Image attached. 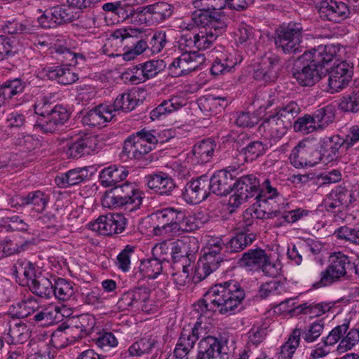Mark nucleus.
<instances>
[{"mask_svg":"<svg viewBox=\"0 0 359 359\" xmlns=\"http://www.w3.org/2000/svg\"><path fill=\"white\" fill-rule=\"evenodd\" d=\"M198 339L196 359H229L228 339L208 334L206 328L200 322H196L191 328L182 329L174 350V356L184 358Z\"/></svg>","mask_w":359,"mask_h":359,"instance_id":"1","label":"nucleus"},{"mask_svg":"<svg viewBox=\"0 0 359 359\" xmlns=\"http://www.w3.org/2000/svg\"><path fill=\"white\" fill-rule=\"evenodd\" d=\"M245 297V292L240 283L231 280L212 287L195 305L201 314L217 308L222 314L235 313Z\"/></svg>","mask_w":359,"mask_h":359,"instance_id":"2","label":"nucleus"},{"mask_svg":"<svg viewBox=\"0 0 359 359\" xmlns=\"http://www.w3.org/2000/svg\"><path fill=\"white\" fill-rule=\"evenodd\" d=\"M35 113L39 115L34 128L43 133H53L58 131L69 120L68 111L61 105L50 109V104L43 99L35 105Z\"/></svg>","mask_w":359,"mask_h":359,"instance_id":"3","label":"nucleus"},{"mask_svg":"<svg viewBox=\"0 0 359 359\" xmlns=\"http://www.w3.org/2000/svg\"><path fill=\"white\" fill-rule=\"evenodd\" d=\"M303 27L297 22L283 23L274 32V43L285 54H295L302 51Z\"/></svg>","mask_w":359,"mask_h":359,"instance_id":"4","label":"nucleus"},{"mask_svg":"<svg viewBox=\"0 0 359 359\" xmlns=\"http://www.w3.org/2000/svg\"><path fill=\"white\" fill-rule=\"evenodd\" d=\"M352 268L350 258L341 252H334L329 258V265L321 271L320 280L313 284L316 287L330 285L339 281L347 274V270Z\"/></svg>","mask_w":359,"mask_h":359,"instance_id":"5","label":"nucleus"},{"mask_svg":"<svg viewBox=\"0 0 359 359\" xmlns=\"http://www.w3.org/2000/svg\"><path fill=\"white\" fill-rule=\"evenodd\" d=\"M289 158L297 168L316 165L322 160L318 142L309 138L303 140L292 149Z\"/></svg>","mask_w":359,"mask_h":359,"instance_id":"6","label":"nucleus"},{"mask_svg":"<svg viewBox=\"0 0 359 359\" xmlns=\"http://www.w3.org/2000/svg\"><path fill=\"white\" fill-rule=\"evenodd\" d=\"M239 264L244 266L261 270L269 277H276L280 274V267L278 263L272 262L266 251L257 248L243 253Z\"/></svg>","mask_w":359,"mask_h":359,"instance_id":"7","label":"nucleus"},{"mask_svg":"<svg viewBox=\"0 0 359 359\" xmlns=\"http://www.w3.org/2000/svg\"><path fill=\"white\" fill-rule=\"evenodd\" d=\"M260 180L254 175H247L238 178L233 184V194L229 199V204L232 207H238L250 198L259 194Z\"/></svg>","mask_w":359,"mask_h":359,"instance_id":"8","label":"nucleus"},{"mask_svg":"<svg viewBox=\"0 0 359 359\" xmlns=\"http://www.w3.org/2000/svg\"><path fill=\"white\" fill-rule=\"evenodd\" d=\"M205 61L203 54L186 49L179 57L175 58L169 65V74L172 77H180L196 70Z\"/></svg>","mask_w":359,"mask_h":359,"instance_id":"9","label":"nucleus"},{"mask_svg":"<svg viewBox=\"0 0 359 359\" xmlns=\"http://www.w3.org/2000/svg\"><path fill=\"white\" fill-rule=\"evenodd\" d=\"M280 66V57L278 54L266 53L255 65L253 78L265 83L273 82L278 78Z\"/></svg>","mask_w":359,"mask_h":359,"instance_id":"10","label":"nucleus"},{"mask_svg":"<svg viewBox=\"0 0 359 359\" xmlns=\"http://www.w3.org/2000/svg\"><path fill=\"white\" fill-rule=\"evenodd\" d=\"M352 202V194L346 187L339 185L332 189L323 199L322 206L327 212L334 215V217L344 212Z\"/></svg>","mask_w":359,"mask_h":359,"instance_id":"11","label":"nucleus"},{"mask_svg":"<svg viewBox=\"0 0 359 359\" xmlns=\"http://www.w3.org/2000/svg\"><path fill=\"white\" fill-rule=\"evenodd\" d=\"M224 31L211 29V28H200L198 32L183 35L180 40V47L184 46L191 50L195 48L198 50V52L208 49Z\"/></svg>","mask_w":359,"mask_h":359,"instance_id":"12","label":"nucleus"},{"mask_svg":"<svg viewBox=\"0 0 359 359\" xmlns=\"http://www.w3.org/2000/svg\"><path fill=\"white\" fill-rule=\"evenodd\" d=\"M327 91L331 93L339 92L351 82L353 74V67L346 61L334 63L327 71Z\"/></svg>","mask_w":359,"mask_h":359,"instance_id":"13","label":"nucleus"},{"mask_svg":"<svg viewBox=\"0 0 359 359\" xmlns=\"http://www.w3.org/2000/svg\"><path fill=\"white\" fill-rule=\"evenodd\" d=\"M126 219L121 214L109 213L100 215L94 222L90 224L93 231L100 234L111 236L121 233L126 226Z\"/></svg>","mask_w":359,"mask_h":359,"instance_id":"14","label":"nucleus"},{"mask_svg":"<svg viewBox=\"0 0 359 359\" xmlns=\"http://www.w3.org/2000/svg\"><path fill=\"white\" fill-rule=\"evenodd\" d=\"M236 169L229 167L218 170L210 177H208V187L210 192L217 196H226L233 190L232 181L236 177Z\"/></svg>","mask_w":359,"mask_h":359,"instance_id":"15","label":"nucleus"},{"mask_svg":"<svg viewBox=\"0 0 359 359\" xmlns=\"http://www.w3.org/2000/svg\"><path fill=\"white\" fill-rule=\"evenodd\" d=\"M177 209L168 208L151 214L154 219V234L155 236L174 235Z\"/></svg>","mask_w":359,"mask_h":359,"instance_id":"16","label":"nucleus"},{"mask_svg":"<svg viewBox=\"0 0 359 359\" xmlns=\"http://www.w3.org/2000/svg\"><path fill=\"white\" fill-rule=\"evenodd\" d=\"M291 128L273 112L266 116L259 126V132L273 142L280 140Z\"/></svg>","mask_w":359,"mask_h":359,"instance_id":"17","label":"nucleus"},{"mask_svg":"<svg viewBox=\"0 0 359 359\" xmlns=\"http://www.w3.org/2000/svg\"><path fill=\"white\" fill-rule=\"evenodd\" d=\"M320 17L334 22H340L350 14L347 5L336 0H320L317 2Z\"/></svg>","mask_w":359,"mask_h":359,"instance_id":"18","label":"nucleus"},{"mask_svg":"<svg viewBox=\"0 0 359 359\" xmlns=\"http://www.w3.org/2000/svg\"><path fill=\"white\" fill-rule=\"evenodd\" d=\"M48 197L41 191L29 193L27 195H14L8 198V204L17 210L32 205L36 212H42L47 205Z\"/></svg>","mask_w":359,"mask_h":359,"instance_id":"19","label":"nucleus"},{"mask_svg":"<svg viewBox=\"0 0 359 359\" xmlns=\"http://www.w3.org/2000/svg\"><path fill=\"white\" fill-rule=\"evenodd\" d=\"M209 194L208 177L201 176L187 183L182 192V196L187 203L197 204L204 201Z\"/></svg>","mask_w":359,"mask_h":359,"instance_id":"20","label":"nucleus"},{"mask_svg":"<svg viewBox=\"0 0 359 359\" xmlns=\"http://www.w3.org/2000/svg\"><path fill=\"white\" fill-rule=\"evenodd\" d=\"M192 19L196 25L201 28H211L215 30H225L226 18L219 12L212 11H195Z\"/></svg>","mask_w":359,"mask_h":359,"instance_id":"21","label":"nucleus"},{"mask_svg":"<svg viewBox=\"0 0 359 359\" xmlns=\"http://www.w3.org/2000/svg\"><path fill=\"white\" fill-rule=\"evenodd\" d=\"M337 50L332 45H320L304 52L302 59L315 64L318 67H325L336 56Z\"/></svg>","mask_w":359,"mask_h":359,"instance_id":"22","label":"nucleus"},{"mask_svg":"<svg viewBox=\"0 0 359 359\" xmlns=\"http://www.w3.org/2000/svg\"><path fill=\"white\" fill-rule=\"evenodd\" d=\"M318 67L311 62H307L302 67L294 65L292 75L296 81L302 86H312L320 79Z\"/></svg>","mask_w":359,"mask_h":359,"instance_id":"23","label":"nucleus"},{"mask_svg":"<svg viewBox=\"0 0 359 359\" xmlns=\"http://www.w3.org/2000/svg\"><path fill=\"white\" fill-rule=\"evenodd\" d=\"M96 140L91 136L79 137L76 141L66 145L65 153L68 158H79L90 154L95 148Z\"/></svg>","mask_w":359,"mask_h":359,"instance_id":"24","label":"nucleus"},{"mask_svg":"<svg viewBox=\"0 0 359 359\" xmlns=\"http://www.w3.org/2000/svg\"><path fill=\"white\" fill-rule=\"evenodd\" d=\"M319 149L322 154V159L325 158L327 161H332L338 158L340 148L344 149V143L340 135L325 137L318 142Z\"/></svg>","mask_w":359,"mask_h":359,"instance_id":"25","label":"nucleus"},{"mask_svg":"<svg viewBox=\"0 0 359 359\" xmlns=\"http://www.w3.org/2000/svg\"><path fill=\"white\" fill-rule=\"evenodd\" d=\"M219 255L212 253L209 250L205 252L196 269V274L200 280L205 279L219 268L222 262Z\"/></svg>","mask_w":359,"mask_h":359,"instance_id":"26","label":"nucleus"},{"mask_svg":"<svg viewBox=\"0 0 359 359\" xmlns=\"http://www.w3.org/2000/svg\"><path fill=\"white\" fill-rule=\"evenodd\" d=\"M147 178L149 188L160 195H168L175 187L173 180L165 173L150 175Z\"/></svg>","mask_w":359,"mask_h":359,"instance_id":"27","label":"nucleus"},{"mask_svg":"<svg viewBox=\"0 0 359 359\" xmlns=\"http://www.w3.org/2000/svg\"><path fill=\"white\" fill-rule=\"evenodd\" d=\"M165 67L163 60H149L136 65V83L144 82L146 80L156 76Z\"/></svg>","mask_w":359,"mask_h":359,"instance_id":"28","label":"nucleus"},{"mask_svg":"<svg viewBox=\"0 0 359 359\" xmlns=\"http://www.w3.org/2000/svg\"><path fill=\"white\" fill-rule=\"evenodd\" d=\"M128 171L123 167L116 165H110L104 168L100 173V180L105 187H116V184L126 179Z\"/></svg>","mask_w":359,"mask_h":359,"instance_id":"29","label":"nucleus"},{"mask_svg":"<svg viewBox=\"0 0 359 359\" xmlns=\"http://www.w3.org/2000/svg\"><path fill=\"white\" fill-rule=\"evenodd\" d=\"M283 187L278 180L272 176L266 178L261 183L259 194L257 195V203H266L279 196Z\"/></svg>","mask_w":359,"mask_h":359,"instance_id":"30","label":"nucleus"},{"mask_svg":"<svg viewBox=\"0 0 359 359\" xmlns=\"http://www.w3.org/2000/svg\"><path fill=\"white\" fill-rule=\"evenodd\" d=\"M88 177L86 168H78L57 176L55 182L60 187H69L79 184Z\"/></svg>","mask_w":359,"mask_h":359,"instance_id":"31","label":"nucleus"},{"mask_svg":"<svg viewBox=\"0 0 359 359\" xmlns=\"http://www.w3.org/2000/svg\"><path fill=\"white\" fill-rule=\"evenodd\" d=\"M256 234L244 233L239 231L225 243V250L230 253L241 252L250 245L256 240Z\"/></svg>","mask_w":359,"mask_h":359,"instance_id":"32","label":"nucleus"},{"mask_svg":"<svg viewBox=\"0 0 359 359\" xmlns=\"http://www.w3.org/2000/svg\"><path fill=\"white\" fill-rule=\"evenodd\" d=\"M27 284L32 292L36 296L45 299H49L52 297L53 283L41 273L30 283L27 281Z\"/></svg>","mask_w":359,"mask_h":359,"instance_id":"33","label":"nucleus"},{"mask_svg":"<svg viewBox=\"0 0 359 359\" xmlns=\"http://www.w3.org/2000/svg\"><path fill=\"white\" fill-rule=\"evenodd\" d=\"M177 217L175 226L174 235L194 231L200 227L201 222L193 215H186L185 212L177 209Z\"/></svg>","mask_w":359,"mask_h":359,"instance_id":"34","label":"nucleus"},{"mask_svg":"<svg viewBox=\"0 0 359 359\" xmlns=\"http://www.w3.org/2000/svg\"><path fill=\"white\" fill-rule=\"evenodd\" d=\"M215 147L214 140L206 139L196 143L192 149V153L198 163H205L212 158Z\"/></svg>","mask_w":359,"mask_h":359,"instance_id":"35","label":"nucleus"},{"mask_svg":"<svg viewBox=\"0 0 359 359\" xmlns=\"http://www.w3.org/2000/svg\"><path fill=\"white\" fill-rule=\"evenodd\" d=\"M46 76L49 79L55 80L62 85L72 84L79 79L78 75L69 68L60 66L48 67Z\"/></svg>","mask_w":359,"mask_h":359,"instance_id":"36","label":"nucleus"},{"mask_svg":"<svg viewBox=\"0 0 359 359\" xmlns=\"http://www.w3.org/2000/svg\"><path fill=\"white\" fill-rule=\"evenodd\" d=\"M241 60L231 53L222 55L217 57L213 62L210 72L214 75H219L229 72L238 64Z\"/></svg>","mask_w":359,"mask_h":359,"instance_id":"37","label":"nucleus"},{"mask_svg":"<svg viewBox=\"0 0 359 359\" xmlns=\"http://www.w3.org/2000/svg\"><path fill=\"white\" fill-rule=\"evenodd\" d=\"M142 280L138 281V285L136 286V294L139 295V304L138 307H141L143 312L146 313H154L158 308V306L153 303V301L149 299V294L151 290L149 288V282L142 283Z\"/></svg>","mask_w":359,"mask_h":359,"instance_id":"38","label":"nucleus"},{"mask_svg":"<svg viewBox=\"0 0 359 359\" xmlns=\"http://www.w3.org/2000/svg\"><path fill=\"white\" fill-rule=\"evenodd\" d=\"M53 280L52 296L58 300L67 301L75 293L74 285L72 282L62 278H53Z\"/></svg>","mask_w":359,"mask_h":359,"instance_id":"39","label":"nucleus"},{"mask_svg":"<svg viewBox=\"0 0 359 359\" xmlns=\"http://www.w3.org/2000/svg\"><path fill=\"white\" fill-rule=\"evenodd\" d=\"M182 106L183 104L177 97L164 100L150 112V118L152 121L159 119L181 109Z\"/></svg>","mask_w":359,"mask_h":359,"instance_id":"40","label":"nucleus"},{"mask_svg":"<svg viewBox=\"0 0 359 359\" xmlns=\"http://www.w3.org/2000/svg\"><path fill=\"white\" fill-rule=\"evenodd\" d=\"M302 330L295 328L289 336L288 339L280 346L278 353L279 359H292L297 348L299 346Z\"/></svg>","mask_w":359,"mask_h":359,"instance_id":"41","label":"nucleus"},{"mask_svg":"<svg viewBox=\"0 0 359 359\" xmlns=\"http://www.w3.org/2000/svg\"><path fill=\"white\" fill-rule=\"evenodd\" d=\"M332 308L330 304L325 302H306L297 306L294 311L297 314L309 315L310 318L320 316Z\"/></svg>","mask_w":359,"mask_h":359,"instance_id":"42","label":"nucleus"},{"mask_svg":"<svg viewBox=\"0 0 359 359\" xmlns=\"http://www.w3.org/2000/svg\"><path fill=\"white\" fill-rule=\"evenodd\" d=\"M300 111V107L295 101H290L277 107L273 113L292 127L293 120Z\"/></svg>","mask_w":359,"mask_h":359,"instance_id":"43","label":"nucleus"},{"mask_svg":"<svg viewBox=\"0 0 359 359\" xmlns=\"http://www.w3.org/2000/svg\"><path fill=\"white\" fill-rule=\"evenodd\" d=\"M25 82L20 79L8 80L0 86V96L2 98V102L6 99H11L17 94L22 93L25 88Z\"/></svg>","mask_w":359,"mask_h":359,"instance_id":"44","label":"nucleus"},{"mask_svg":"<svg viewBox=\"0 0 359 359\" xmlns=\"http://www.w3.org/2000/svg\"><path fill=\"white\" fill-rule=\"evenodd\" d=\"M163 270V265L155 258L141 259L139 266L140 273L149 279L156 278Z\"/></svg>","mask_w":359,"mask_h":359,"instance_id":"45","label":"nucleus"},{"mask_svg":"<svg viewBox=\"0 0 359 359\" xmlns=\"http://www.w3.org/2000/svg\"><path fill=\"white\" fill-rule=\"evenodd\" d=\"M8 334L11 337V344H23L31 336V332L27 325L22 322L10 325Z\"/></svg>","mask_w":359,"mask_h":359,"instance_id":"46","label":"nucleus"},{"mask_svg":"<svg viewBox=\"0 0 359 359\" xmlns=\"http://www.w3.org/2000/svg\"><path fill=\"white\" fill-rule=\"evenodd\" d=\"M314 120L318 128H326L335 118V109L332 104L317 109L314 114Z\"/></svg>","mask_w":359,"mask_h":359,"instance_id":"47","label":"nucleus"},{"mask_svg":"<svg viewBox=\"0 0 359 359\" xmlns=\"http://www.w3.org/2000/svg\"><path fill=\"white\" fill-rule=\"evenodd\" d=\"M236 41L240 44H252L255 43L257 37V31L250 25L245 23H241L238 25L235 32Z\"/></svg>","mask_w":359,"mask_h":359,"instance_id":"48","label":"nucleus"},{"mask_svg":"<svg viewBox=\"0 0 359 359\" xmlns=\"http://www.w3.org/2000/svg\"><path fill=\"white\" fill-rule=\"evenodd\" d=\"M114 110L131 111L135 109V93L130 90L118 95L113 103Z\"/></svg>","mask_w":359,"mask_h":359,"instance_id":"49","label":"nucleus"},{"mask_svg":"<svg viewBox=\"0 0 359 359\" xmlns=\"http://www.w3.org/2000/svg\"><path fill=\"white\" fill-rule=\"evenodd\" d=\"M35 30V26L32 25V23L27 20H25L23 22H19L17 21H8L4 26V33L8 34H31L34 33Z\"/></svg>","mask_w":359,"mask_h":359,"instance_id":"50","label":"nucleus"},{"mask_svg":"<svg viewBox=\"0 0 359 359\" xmlns=\"http://www.w3.org/2000/svg\"><path fill=\"white\" fill-rule=\"evenodd\" d=\"M130 199L128 196L118 194L114 189H111L104 194L102 204L105 208H114L127 205Z\"/></svg>","mask_w":359,"mask_h":359,"instance_id":"51","label":"nucleus"},{"mask_svg":"<svg viewBox=\"0 0 359 359\" xmlns=\"http://www.w3.org/2000/svg\"><path fill=\"white\" fill-rule=\"evenodd\" d=\"M151 14L155 23H159L171 16L172 6L165 1H159L153 5H149Z\"/></svg>","mask_w":359,"mask_h":359,"instance_id":"52","label":"nucleus"},{"mask_svg":"<svg viewBox=\"0 0 359 359\" xmlns=\"http://www.w3.org/2000/svg\"><path fill=\"white\" fill-rule=\"evenodd\" d=\"M102 9L106 12H111L117 15H126V18L133 17L135 14V8L129 2L124 3L123 6L120 1L106 3L102 5Z\"/></svg>","mask_w":359,"mask_h":359,"instance_id":"53","label":"nucleus"},{"mask_svg":"<svg viewBox=\"0 0 359 359\" xmlns=\"http://www.w3.org/2000/svg\"><path fill=\"white\" fill-rule=\"evenodd\" d=\"M50 8L53 15H54L55 22H56L57 25L71 22L76 18V14L74 13L72 7L69 5L68 6H57Z\"/></svg>","mask_w":359,"mask_h":359,"instance_id":"54","label":"nucleus"},{"mask_svg":"<svg viewBox=\"0 0 359 359\" xmlns=\"http://www.w3.org/2000/svg\"><path fill=\"white\" fill-rule=\"evenodd\" d=\"M294 131L300 132L303 134H308L318 129L314 116L310 114H305L304 116L299 117L293 124Z\"/></svg>","mask_w":359,"mask_h":359,"instance_id":"55","label":"nucleus"},{"mask_svg":"<svg viewBox=\"0 0 359 359\" xmlns=\"http://www.w3.org/2000/svg\"><path fill=\"white\" fill-rule=\"evenodd\" d=\"M324 326V320L323 319L318 320L302 332L301 336L306 342L313 343L322 334Z\"/></svg>","mask_w":359,"mask_h":359,"instance_id":"56","label":"nucleus"},{"mask_svg":"<svg viewBox=\"0 0 359 359\" xmlns=\"http://www.w3.org/2000/svg\"><path fill=\"white\" fill-rule=\"evenodd\" d=\"M149 33H151L149 28L136 27V56L144 53L149 55Z\"/></svg>","mask_w":359,"mask_h":359,"instance_id":"57","label":"nucleus"},{"mask_svg":"<svg viewBox=\"0 0 359 359\" xmlns=\"http://www.w3.org/2000/svg\"><path fill=\"white\" fill-rule=\"evenodd\" d=\"M266 146L260 141H252L242 149L246 161H252L266 151Z\"/></svg>","mask_w":359,"mask_h":359,"instance_id":"58","label":"nucleus"},{"mask_svg":"<svg viewBox=\"0 0 359 359\" xmlns=\"http://www.w3.org/2000/svg\"><path fill=\"white\" fill-rule=\"evenodd\" d=\"M154 258L159 261L161 264L164 262H169L172 259L170 243L168 241H163L157 243L152 248Z\"/></svg>","mask_w":359,"mask_h":359,"instance_id":"59","label":"nucleus"},{"mask_svg":"<svg viewBox=\"0 0 359 359\" xmlns=\"http://www.w3.org/2000/svg\"><path fill=\"white\" fill-rule=\"evenodd\" d=\"M14 269L17 274H22L29 283L38 276L34 264L26 259H18L14 265Z\"/></svg>","mask_w":359,"mask_h":359,"instance_id":"60","label":"nucleus"},{"mask_svg":"<svg viewBox=\"0 0 359 359\" xmlns=\"http://www.w3.org/2000/svg\"><path fill=\"white\" fill-rule=\"evenodd\" d=\"M148 36L149 44V54L159 53L166 43V35L163 32H154L151 29V33Z\"/></svg>","mask_w":359,"mask_h":359,"instance_id":"61","label":"nucleus"},{"mask_svg":"<svg viewBox=\"0 0 359 359\" xmlns=\"http://www.w3.org/2000/svg\"><path fill=\"white\" fill-rule=\"evenodd\" d=\"M334 234L339 239L359 245V226L355 228L341 226L334 231Z\"/></svg>","mask_w":359,"mask_h":359,"instance_id":"62","label":"nucleus"},{"mask_svg":"<svg viewBox=\"0 0 359 359\" xmlns=\"http://www.w3.org/2000/svg\"><path fill=\"white\" fill-rule=\"evenodd\" d=\"M339 108L344 111L358 112L359 111V90L344 97L339 103Z\"/></svg>","mask_w":359,"mask_h":359,"instance_id":"63","label":"nucleus"},{"mask_svg":"<svg viewBox=\"0 0 359 359\" xmlns=\"http://www.w3.org/2000/svg\"><path fill=\"white\" fill-rule=\"evenodd\" d=\"M340 137L344 143V149L346 151L358 144L359 124L349 128L345 133L340 135Z\"/></svg>","mask_w":359,"mask_h":359,"instance_id":"64","label":"nucleus"}]
</instances>
